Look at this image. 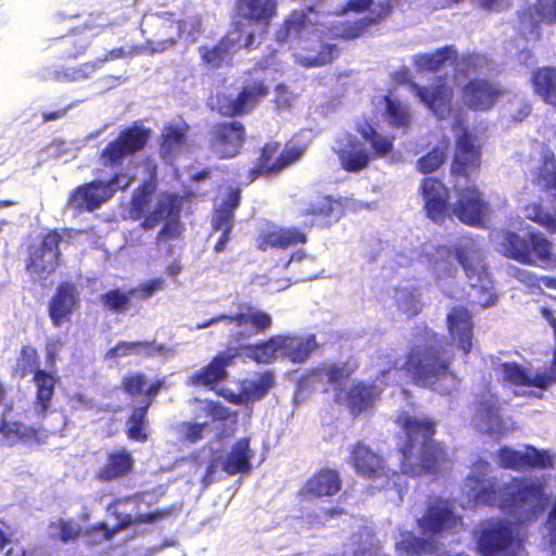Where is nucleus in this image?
<instances>
[{
    "label": "nucleus",
    "instance_id": "nucleus-22",
    "mask_svg": "<svg viewBox=\"0 0 556 556\" xmlns=\"http://www.w3.org/2000/svg\"><path fill=\"white\" fill-rule=\"evenodd\" d=\"M425 215L434 224H443L450 216L448 188L437 177H425L419 185Z\"/></svg>",
    "mask_w": 556,
    "mask_h": 556
},
{
    "label": "nucleus",
    "instance_id": "nucleus-10",
    "mask_svg": "<svg viewBox=\"0 0 556 556\" xmlns=\"http://www.w3.org/2000/svg\"><path fill=\"white\" fill-rule=\"evenodd\" d=\"M415 525L420 533L434 539L458 532L463 528L464 521L447 500L432 496L428 498L425 509L416 518Z\"/></svg>",
    "mask_w": 556,
    "mask_h": 556
},
{
    "label": "nucleus",
    "instance_id": "nucleus-48",
    "mask_svg": "<svg viewBox=\"0 0 556 556\" xmlns=\"http://www.w3.org/2000/svg\"><path fill=\"white\" fill-rule=\"evenodd\" d=\"M50 539L67 544L74 542L83 534L80 525L73 518H59L48 525Z\"/></svg>",
    "mask_w": 556,
    "mask_h": 556
},
{
    "label": "nucleus",
    "instance_id": "nucleus-46",
    "mask_svg": "<svg viewBox=\"0 0 556 556\" xmlns=\"http://www.w3.org/2000/svg\"><path fill=\"white\" fill-rule=\"evenodd\" d=\"M152 403L153 400L144 399L143 405L137 406L131 410L126 419V434L128 439L137 442H146L149 439L148 410Z\"/></svg>",
    "mask_w": 556,
    "mask_h": 556
},
{
    "label": "nucleus",
    "instance_id": "nucleus-39",
    "mask_svg": "<svg viewBox=\"0 0 556 556\" xmlns=\"http://www.w3.org/2000/svg\"><path fill=\"white\" fill-rule=\"evenodd\" d=\"M182 199L176 193H163L154 208L144 216L140 223L143 230H152L163 220H170L173 217H180Z\"/></svg>",
    "mask_w": 556,
    "mask_h": 556
},
{
    "label": "nucleus",
    "instance_id": "nucleus-18",
    "mask_svg": "<svg viewBox=\"0 0 556 556\" xmlns=\"http://www.w3.org/2000/svg\"><path fill=\"white\" fill-rule=\"evenodd\" d=\"M238 358L237 349L227 346L216 353L210 362L192 371L187 377V383L192 387H204L208 390H215L217 384L227 381L228 368L236 364Z\"/></svg>",
    "mask_w": 556,
    "mask_h": 556
},
{
    "label": "nucleus",
    "instance_id": "nucleus-44",
    "mask_svg": "<svg viewBox=\"0 0 556 556\" xmlns=\"http://www.w3.org/2000/svg\"><path fill=\"white\" fill-rule=\"evenodd\" d=\"M533 91L545 103L556 106V67L542 66L532 72Z\"/></svg>",
    "mask_w": 556,
    "mask_h": 556
},
{
    "label": "nucleus",
    "instance_id": "nucleus-41",
    "mask_svg": "<svg viewBox=\"0 0 556 556\" xmlns=\"http://www.w3.org/2000/svg\"><path fill=\"white\" fill-rule=\"evenodd\" d=\"M237 343V345L231 348L237 349L238 357L244 354L248 358L257 364H269L276 358H279L277 334L256 343H241V341Z\"/></svg>",
    "mask_w": 556,
    "mask_h": 556
},
{
    "label": "nucleus",
    "instance_id": "nucleus-42",
    "mask_svg": "<svg viewBox=\"0 0 556 556\" xmlns=\"http://www.w3.org/2000/svg\"><path fill=\"white\" fill-rule=\"evenodd\" d=\"M503 372V382L518 387H534L546 390L548 388L547 378L539 376L536 372L531 376L530 372L520 364L515 362H504L500 365Z\"/></svg>",
    "mask_w": 556,
    "mask_h": 556
},
{
    "label": "nucleus",
    "instance_id": "nucleus-16",
    "mask_svg": "<svg viewBox=\"0 0 556 556\" xmlns=\"http://www.w3.org/2000/svg\"><path fill=\"white\" fill-rule=\"evenodd\" d=\"M505 89L488 77H472L460 89L463 105L473 112L491 111L504 96Z\"/></svg>",
    "mask_w": 556,
    "mask_h": 556
},
{
    "label": "nucleus",
    "instance_id": "nucleus-26",
    "mask_svg": "<svg viewBox=\"0 0 556 556\" xmlns=\"http://www.w3.org/2000/svg\"><path fill=\"white\" fill-rule=\"evenodd\" d=\"M78 307L79 295L75 283L70 281L59 283L48 303V315L52 326L60 328L65 323H70Z\"/></svg>",
    "mask_w": 556,
    "mask_h": 556
},
{
    "label": "nucleus",
    "instance_id": "nucleus-51",
    "mask_svg": "<svg viewBox=\"0 0 556 556\" xmlns=\"http://www.w3.org/2000/svg\"><path fill=\"white\" fill-rule=\"evenodd\" d=\"M189 125L181 123L179 125H165L161 134V148L165 153H173L181 148L187 140Z\"/></svg>",
    "mask_w": 556,
    "mask_h": 556
},
{
    "label": "nucleus",
    "instance_id": "nucleus-5",
    "mask_svg": "<svg viewBox=\"0 0 556 556\" xmlns=\"http://www.w3.org/2000/svg\"><path fill=\"white\" fill-rule=\"evenodd\" d=\"M451 359L444 356L441 346L424 344L412 346L402 365V369L414 384L433 387L448 376Z\"/></svg>",
    "mask_w": 556,
    "mask_h": 556
},
{
    "label": "nucleus",
    "instance_id": "nucleus-11",
    "mask_svg": "<svg viewBox=\"0 0 556 556\" xmlns=\"http://www.w3.org/2000/svg\"><path fill=\"white\" fill-rule=\"evenodd\" d=\"M342 10L354 13L367 12L357 20L346 21L338 26L336 37L346 41L362 37L391 15L389 2H375V0H348Z\"/></svg>",
    "mask_w": 556,
    "mask_h": 556
},
{
    "label": "nucleus",
    "instance_id": "nucleus-38",
    "mask_svg": "<svg viewBox=\"0 0 556 556\" xmlns=\"http://www.w3.org/2000/svg\"><path fill=\"white\" fill-rule=\"evenodd\" d=\"M475 414L485 425L489 433L503 432L505 425L502 417V405L496 394L485 392L475 401Z\"/></svg>",
    "mask_w": 556,
    "mask_h": 556
},
{
    "label": "nucleus",
    "instance_id": "nucleus-12",
    "mask_svg": "<svg viewBox=\"0 0 556 556\" xmlns=\"http://www.w3.org/2000/svg\"><path fill=\"white\" fill-rule=\"evenodd\" d=\"M151 136V129L137 122L123 128L118 135L101 150L100 163L105 167H121L126 157L141 152Z\"/></svg>",
    "mask_w": 556,
    "mask_h": 556
},
{
    "label": "nucleus",
    "instance_id": "nucleus-8",
    "mask_svg": "<svg viewBox=\"0 0 556 556\" xmlns=\"http://www.w3.org/2000/svg\"><path fill=\"white\" fill-rule=\"evenodd\" d=\"M475 539L481 556H523L522 545L506 520H488L476 530Z\"/></svg>",
    "mask_w": 556,
    "mask_h": 556
},
{
    "label": "nucleus",
    "instance_id": "nucleus-35",
    "mask_svg": "<svg viewBox=\"0 0 556 556\" xmlns=\"http://www.w3.org/2000/svg\"><path fill=\"white\" fill-rule=\"evenodd\" d=\"M307 241V233L299 227H277L261 232L256 238V248L263 252L269 249L286 250Z\"/></svg>",
    "mask_w": 556,
    "mask_h": 556
},
{
    "label": "nucleus",
    "instance_id": "nucleus-45",
    "mask_svg": "<svg viewBox=\"0 0 556 556\" xmlns=\"http://www.w3.org/2000/svg\"><path fill=\"white\" fill-rule=\"evenodd\" d=\"M356 130L369 143L368 152L372 160L384 157L392 152L394 136L382 135L368 122L357 125Z\"/></svg>",
    "mask_w": 556,
    "mask_h": 556
},
{
    "label": "nucleus",
    "instance_id": "nucleus-9",
    "mask_svg": "<svg viewBox=\"0 0 556 556\" xmlns=\"http://www.w3.org/2000/svg\"><path fill=\"white\" fill-rule=\"evenodd\" d=\"M62 240V233L54 228L42 233L37 241L28 243L24 260L26 271L40 279L53 274L61 265Z\"/></svg>",
    "mask_w": 556,
    "mask_h": 556
},
{
    "label": "nucleus",
    "instance_id": "nucleus-49",
    "mask_svg": "<svg viewBox=\"0 0 556 556\" xmlns=\"http://www.w3.org/2000/svg\"><path fill=\"white\" fill-rule=\"evenodd\" d=\"M162 29L166 30L168 28L175 30V35L166 36L163 38H160V28L157 29L156 37L154 39H147L146 40V48L152 52V53H160L163 52L177 42V38L181 36V33L185 28V22L181 20L178 21H170L166 20L162 26Z\"/></svg>",
    "mask_w": 556,
    "mask_h": 556
},
{
    "label": "nucleus",
    "instance_id": "nucleus-15",
    "mask_svg": "<svg viewBox=\"0 0 556 556\" xmlns=\"http://www.w3.org/2000/svg\"><path fill=\"white\" fill-rule=\"evenodd\" d=\"M358 363L355 359L344 362H323L308 368L300 378L304 388H321L328 392L329 387L337 388L349 380L357 370Z\"/></svg>",
    "mask_w": 556,
    "mask_h": 556
},
{
    "label": "nucleus",
    "instance_id": "nucleus-64",
    "mask_svg": "<svg viewBox=\"0 0 556 556\" xmlns=\"http://www.w3.org/2000/svg\"><path fill=\"white\" fill-rule=\"evenodd\" d=\"M307 22V15L302 11H293L289 14V16L283 21L282 30L283 35L281 40H286V38L292 34H299L305 26Z\"/></svg>",
    "mask_w": 556,
    "mask_h": 556
},
{
    "label": "nucleus",
    "instance_id": "nucleus-63",
    "mask_svg": "<svg viewBox=\"0 0 556 556\" xmlns=\"http://www.w3.org/2000/svg\"><path fill=\"white\" fill-rule=\"evenodd\" d=\"M541 313H542V316L548 323V325L553 328L554 339H555V344H554V349H553V357L551 361L548 371L539 372V376H544L547 378L548 387H549L553 382H556V317L554 316L553 311L547 307H543Z\"/></svg>",
    "mask_w": 556,
    "mask_h": 556
},
{
    "label": "nucleus",
    "instance_id": "nucleus-40",
    "mask_svg": "<svg viewBox=\"0 0 556 556\" xmlns=\"http://www.w3.org/2000/svg\"><path fill=\"white\" fill-rule=\"evenodd\" d=\"M249 437L239 438L231 446L222 463V469L230 476L251 471V459L254 454L250 447Z\"/></svg>",
    "mask_w": 556,
    "mask_h": 556
},
{
    "label": "nucleus",
    "instance_id": "nucleus-28",
    "mask_svg": "<svg viewBox=\"0 0 556 556\" xmlns=\"http://www.w3.org/2000/svg\"><path fill=\"white\" fill-rule=\"evenodd\" d=\"M275 383L271 370H265L257 380H242L239 392L219 389L216 393L235 405H248L264 397Z\"/></svg>",
    "mask_w": 556,
    "mask_h": 556
},
{
    "label": "nucleus",
    "instance_id": "nucleus-20",
    "mask_svg": "<svg viewBox=\"0 0 556 556\" xmlns=\"http://www.w3.org/2000/svg\"><path fill=\"white\" fill-rule=\"evenodd\" d=\"M407 86L418 99L440 119L448 116L453 110L454 90L439 76L430 86H420L414 80H407Z\"/></svg>",
    "mask_w": 556,
    "mask_h": 556
},
{
    "label": "nucleus",
    "instance_id": "nucleus-34",
    "mask_svg": "<svg viewBox=\"0 0 556 556\" xmlns=\"http://www.w3.org/2000/svg\"><path fill=\"white\" fill-rule=\"evenodd\" d=\"M336 154L341 167L349 173H357L365 169L372 160L363 143L351 134L344 135L338 140Z\"/></svg>",
    "mask_w": 556,
    "mask_h": 556
},
{
    "label": "nucleus",
    "instance_id": "nucleus-60",
    "mask_svg": "<svg viewBox=\"0 0 556 556\" xmlns=\"http://www.w3.org/2000/svg\"><path fill=\"white\" fill-rule=\"evenodd\" d=\"M17 368L20 377L24 378L29 374H35L40 368L39 353L33 345H23L17 357Z\"/></svg>",
    "mask_w": 556,
    "mask_h": 556
},
{
    "label": "nucleus",
    "instance_id": "nucleus-52",
    "mask_svg": "<svg viewBox=\"0 0 556 556\" xmlns=\"http://www.w3.org/2000/svg\"><path fill=\"white\" fill-rule=\"evenodd\" d=\"M525 217L545 229L548 233H556V212L546 211L542 203H528L525 206Z\"/></svg>",
    "mask_w": 556,
    "mask_h": 556
},
{
    "label": "nucleus",
    "instance_id": "nucleus-27",
    "mask_svg": "<svg viewBox=\"0 0 556 556\" xmlns=\"http://www.w3.org/2000/svg\"><path fill=\"white\" fill-rule=\"evenodd\" d=\"M113 514L118 518V522L114 527L110 528L106 522L101 521L89 527L84 534L90 538L92 543L110 541L117 532L130 527L131 525L149 523L162 520L167 515V511L155 510L146 514H138L135 517L130 514L122 515L116 510H114Z\"/></svg>",
    "mask_w": 556,
    "mask_h": 556
},
{
    "label": "nucleus",
    "instance_id": "nucleus-21",
    "mask_svg": "<svg viewBox=\"0 0 556 556\" xmlns=\"http://www.w3.org/2000/svg\"><path fill=\"white\" fill-rule=\"evenodd\" d=\"M240 24L230 26L228 31L214 45L199 47V54L202 63L208 70H218L223 66H231L233 51L237 48H245L244 38L238 34Z\"/></svg>",
    "mask_w": 556,
    "mask_h": 556
},
{
    "label": "nucleus",
    "instance_id": "nucleus-30",
    "mask_svg": "<svg viewBox=\"0 0 556 556\" xmlns=\"http://www.w3.org/2000/svg\"><path fill=\"white\" fill-rule=\"evenodd\" d=\"M342 488V479L337 469L323 467L316 470L298 491L299 497L317 498L337 494Z\"/></svg>",
    "mask_w": 556,
    "mask_h": 556
},
{
    "label": "nucleus",
    "instance_id": "nucleus-25",
    "mask_svg": "<svg viewBox=\"0 0 556 556\" xmlns=\"http://www.w3.org/2000/svg\"><path fill=\"white\" fill-rule=\"evenodd\" d=\"M350 464L357 475L366 479L389 478L391 475L386 459L364 442L351 446Z\"/></svg>",
    "mask_w": 556,
    "mask_h": 556
},
{
    "label": "nucleus",
    "instance_id": "nucleus-17",
    "mask_svg": "<svg viewBox=\"0 0 556 556\" xmlns=\"http://www.w3.org/2000/svg\"><path fill=\"white\" fill-rule=\"evenodd\" d=\"M497 465L514 471L549 469L554 467V455L531 444H527L523 451L504 445L497 451Z\"/></svg>",
    "mask_w": 556,
    "mask_h": 556
},
{
    "label": "nucleus",
    "instance_id": "nucleus-29",
    "mask_svg": "<svg viewBox=\"0 0 556 556\" xmlns=\"http://www.w3.org/2000/svg\"><path fill=\"white\" fill-rule=\"evenodd\" d=\"M279 358L293 364L305 363L319 349L316 334L286 333L277 334Z\"/></svg>",
    "mask_w": 556,
    "mask_h": 556
},
{
    "label": "nucleus",
    "instance_id": "nucleus-2",
    "mask_svg": "<svg viewBox=\"0 0 556 556\" xmlns=\"http://www.w3.org/2000/svg\"><path fill=\"white\" fill-rule=\"evenodd\" d=\"M464 486L475 505L498 507L521 522L535 520L547 503L542 483L523 477H513L500 484L495 477L470 473L465 478Z\"/></svg>",
    "mask_w": 556,
    "mask_h": 556
},
{
    "label": "nucleus",
    "instance_id": "nucleus-14",
    "mask_svg": "<svg viewBox=\"0 0 556 556\" xmlns=\"http://www.w3.org/2000/svg\"><path fill=\"white\" fill-rule=\"evenodd\" d=\"M303 154V149L298 146L280 149L277 141L265 142L256 157L255 164L248 170L243 182L250 185L260 177H273L296 162Z\"/></svg>",
    "mask_w": 556,
    "mask_h": 556
},
{
    "label": "nucleus",
    "instance_id": "nucleus-6",
    "mask_svg": "<svg viewBox=\"0 0 556 556\" xmlns=\"http://www.w3.org/2000/svg\"><path fill=\"white\" fill-rule=\"evenodd\" d=\"M132 184L129 175L114 173L108 180L93 179L72 189L66 206L75 213H91L109 202L118 190H126Z\"/></svg>",
    "mask_w": 556,
    "mask_h": 556
},
{
    "label": "nucleus",
    "instance_id": "nucleus-13",
    "mask_svg": "<svg viewBox=\"0 0 556 556\" xmlns=\"http://www.w3.org/2000/svg\"><path fill=\"white\" fill-rule=\"evenodd\" d=\"M219 321L235 324L238 328H244L231 336L233 342L244 341L251 336L265 333L273 325L271 316L268 313L257 309L249 303H243L239 305L237 313L213 316L197 324L194 328L201 330Z\"/></svg>",
    "mask_w": 556,
    "mask_h": 556
},
{
    "label": "nucleus",
    "instance_id": "nucleus-31",
    "mask_svg": "<svg viewBox=\"0 0 556 556\" xmlns=\"http://www.w3.org/2000/svg\"><path fill=\"white\" fill-rule=\"evenodd\" d=\"M446 327L457 348L468 355L473 339V320L469 309L463 305L453 306L446 315Z\"/></svg>",
    "mask_w": 556,
    "mask_h": 556
},
{
    "label": "nucleus",
    "instance_id": "nucleus-37",
    "mask_svg": "<svg viewBox=\"0 0 556 556\" xmlns=\"http://www.w3.org/2000/svg\"><path fill=\"white\" fill-rule=\"evenodd\" d=\"M56 370L38 369L33 375L35 386L34 408L36 414L45 418L52 405L56 384L59 383Z\"/></svg>",
    "mask_w": 556,
    "mask_h": 556
},
{
    "label": "nucleus",
    "instance_id": "nucleus-43",
    "mask_svg": "<svg viewBox=\"0 0 556 556\" xmlns=\"http://www.w3.org/2000/svg\"><path fill=\"white\" fill-rule=\"evenodd\" d=\"M394 548L399 556H426L432 555L437 549V543L430 536H418L412 531H403Z\"/></svg>",
    "mask_w": 556,
    "mask_h": 556
},
{
    "label": "nucleus",
    "instance_id": "nucleus-58",
    "mask_svg": "<svg viewBox=\"0 0 556 556\" xmlns=\"http://www.w3.org/2000/svg\"><path fill=\"white\" fill-rule=\"evenodd\" d=\"M455 255L457 262L464 268L468 281H472L480 271H486V268L481 265L476 257V251L473 249L457 247L455 249Z\"/></svg>",
    "mask_w": 556,
    "mask_h": 556
},
{
    "label": "nucleus",
    "instance_id": "nucleus-54",
    "mask_svg": "<svg viewBox=\"0 0 556 556\" xmlns=\"http://www.w3.org/2000/svg\"><path fill=\"white\" fill-rule=\"evenodd\" d=\"M535 180L547 190L556 189V156L551 149L543 151Z\"/></svg>",
    "mask_w": 556,
    "mask_h": 556
},
{
    "label": "nucleus",
    "instance_id": "nucleus-53",
    "mask_svg": "<svg viewBox=\"0 0 556 556\" xmlns=\"http://www.w3.org/2000/svg\"><path fill=\"white\" fill-rule=\"evenodd\" d=\"M105 63V59H96L93 61H88L78 66L66 70V71H56L53 74V78L58 81H75L79 79H86L100 70Z\"/></svg>",
    "mask_w": 556,
    "mask_h": 556
},
{
    "label": "nucleus",
    "instance_id": "nucleus-59",
    "mask_svg": "<svg viewBox=\"0 0 556 556\" xmlns=\"http://www.w3.org/2000/svg\"><path fill=\"white\" fill-rule=\"evenodd\" d=\"M341 206L340 200L333 199L330 195H321L309 202L304 215L329 218Z\"/></svg>",
    "mask_w": 556,
    "mask_h": 556
},
{
    "label": "nucleus",
    "instance_id": "nucleus-19",
    "mask_svg": "<svg viewBox=\"0 0 556 556\" xmlns=\"http://www.w3.org/2000/svg\"><path fill=\"white\" fill-rule=\"evenodd\" d=\"M490 211L489 202L477 186L463 188L452 206L457 219L470 227H483Z\"/></svg>",
    "mask_w": 556,
    "mask_h": 556
},
{
    "label": "nucleus",
    "instance_id": "nucleus-32",
    "mask_svg": "<svg viewBox=\"0 0 556 556\" xmlns=\"http://www.w3.org/2000/svg\"><path fill=\"white\" fill-rule=\"evenodd\" d=\"M135 467V458L126 447L110 450L104 463L94 471V479L102 483L112 482L129 476Z\"/></svg>",
    "mask_w": 556,
    "mask_h": 556
},
{
    "label": "nucleus",
    "instance_id": "nucleus-36",
    "mask_svg": "<svg viewBox=\"0 0 556 556\" xmlns=\"http://www.w3.org/2000/svg\"><path fill=\"white\" fill-rule=\"evenodd\" d=\"M83 29H72L63 36L54 38L50 48L60 60H76L84 55L92 41V35Z\"/></svg>",
    "mask_w": 556,
    "mask_h": 556
},
{
    "label": "nucleus",
    "instance_id": "nucleus-24",
    "mask_svg": "<svg viewBox=\"0 0 556 556\" xmlns=\"http://www.w3.org/2000/svg\"><path fill=\"white\" fill-rule=\"evenodd\" d=\"M481 166V150L475 143V137L465 129L455 141V152L451 164V173L457 177L469 178Z\"/></svg>",
    "mask_w": 556,
    "mask_h": 556
},
{
    "label": "nucleus",
    "instance_id": "nucleus-33",
    "mask_svg": "<svg viewBox=\"0 0 556 556\" xmlns=\"http://www.w3.org/2000/svg\"><path fill=\"white\" fill-rule=\"evenodd\" d=\"M13 409V403L10 402L4 405L0 415V435L8 446H14L17 443L42 441L41 430L39 428L25 425L21 420H12L9 418V413Z\"/></svg>",
    "mask_w": 556,
    "mask_h": 556
},
{
    "label": "nucleus",
    "instance_id": "nucleus-3",
    "mask_svg": "<svg viewBox=\"0 0 556 556\" xmlns=\"http://www.w3.org/2000/svg\"><path fill=\"white\" fill-rule=\"evenodd\" d=\"M394 422L401 430L397 451L401 453V470L403 473L417 477L437 473L450 457L444 446L435 441L437 421L429 416H416L408 412H400Z\"/></svg>",
    "mask_w": 556,
    "mask_h": 556
},
{
    "label": "nucleus",
    "instance_id": "nucleus-4",
    "mask_svg": "<svg viewBox=\"0 0 556 556\" xmlns=\"http://www.w3.org/2000/svg\"><path fill=\"white\" fill-rule=\"evenodd\" d=\"M501 254L522 265L556 269L554 243L539 230L525 235L503 230L500 240Z\"/></svg>",
    "mask_w": 556,
    "mask_h": 556
},
{
    "label": "nucleus",
    "instance_id": "nucleus-57",
    "mask_svg": "<svg viewBox=\"0 0 556 556\" xmlns=\"http://www.w3.org/2000/svg\"><path fill=\"white\" fill-rule=\"evenodd\" d=\"M132 293L130 289L122 291L121 289H111L100 295L103 307L113 313H124L129 308V302Z\"/></svg>",
    "mask_w": 556,
    "mask_h": 556
},
{
    "label": "nucleus",
    "instance_id": "nucleus-1",
    "mask_svg": "<svg viewBox=\"0 0 556 556\" xmlns=\"http://www.w3.org/2000/svg\"><path fill=\"white\" fill-rule=\"evenodd\" d=\"M269 86L263 78H245L235 93L217 92L213 109L229 121H219L208 130L207 148L219 160L240 155L247 142V128L236 119L252 113L269 94Z\"/></svg>",
    "mask_w": 556,
    "mask_h": 556
},
{
    "label": "nucleus",
    "instance_id": "nucleus-62",
    "mask_svg": "<svg viewBox=\"0 0 556 556\" xmlns=\"http://www.w3.org/2000/svg\"><path fill=\"white\" fill-rule=\"evenodd\" d=\"M153 190L154 187L152 185L144 182L134 192L130 201V207L131 213L136 214L137 217H140L147 211V206L150 202L149 198Z\"/></svg>",
    "mask_w": 556,
    "mask_h": 556
},
{
    "label": "nucleus",
    "instance_id": "nucleus-61",
    "mask_svg": "<svg viewBox=\"0 0 556 556\" xmlns=\"http://www.w3.org/2000/svg\"><path fill=\"white\" fill-rule=\"evenodd\" d=\"M338 55L336 45L326 43L320 47L318 53L314 56H305L301 63L306 67L323 66L331 63Z\"/></svg>",
    "mask_w": 556,
    "mask_h": 556
},
{
    "label": "nucleus",
    "instance_id": "nucleus-55",
    "mask_svg": "<svg viewBox=\"0 0 556 556\" xmlns=\"http://www.w3.org/2000/svg\"><path fill=\"white\" fill-rule=\"evenodd\" d=\"M384 102L386 116L389 124L395 128H408L410 123V113L407 106L389 96H384Z\"/></svg>",
    "mask_w": 556,
    "mask_h": 556
},
{
    "label": "nucleus",
    "instance_id": "nucleus-56",
    "mask_svg": "<svg viewBox=\"0 0 556 556\" xmlns=\"http://www.w3.org/2000/svg\"><path fill=\"white\" fill-rule=\"evenodd\" d=\"M447 154V143L444 146H435L425 155L420 156L416 162V169L425 175L431 174L439 169L445 162Z\"/></svg>",
    "mask_w": 556,
    "mask_h": 556
},
{
    "label": "nucleus",
    "instance_id": "nucleus-47",
    "mask_svg": "<svg viewBox=\"0 0 556 556\" xmlns=\"http://www.w3.org/2000/svg\"><path fill=\"white\" fill-rule=\"evenodd\" d=\"M457 51L454 46L448 45L435 49L433 52H426L416 55V66L425 72L435 73L440 71L448 60H455Z\"/></svg>",
    "mask_w": 556,
    "mask_h": 556
},
{
    "label": "nucleus",
    "instance_id": "nucleus-7",
    "mask_svg": "<svg viewBox=\"0 0 556 556\" xmlns=\"http://www.w3.org/2000/svg\"><path fill=\"white\" fill-rule=\"evenodd\" d=\"M278 14V0H235L231 26L239 23L238 34L244 38L245 49H251L256 37L265 36Z\"/></svg>",
    "mask_w": 556,
    "mask_h": 556
},
{
    "label": "nucleus",
    "instance_id": "nucleus-23",
    "mask_svg": "<svg viewBox=\"0 0 556 556\" xmlns=\"http://www.w3.org/2000/svg\"><path fill=\"white\" fill-rule=\"evenodd\" d=\"M382 390L374 382L363 380L352 382L340 395L336 394V402L343 405L353 417L371 410L380 399Z\"/></svg>",
    "mask_w": 556,
    "mask_h": 556
},
{
    "label": "nucleus",
    "instance_id": "nucleus-50",
    "mask_svg": "<svg viewBox=\"0 0 556 556\" xmlns=\"http://www.w3.org/2000/svg\"><path fill=\"white\" fill-rule=\"evenodd\" d=\"M469 285L476 291V303L479 306L486 307L493 305L497 301L493 281L488 270L480 271L472 281H469Z\"/></svg>",
    "mask_w": 556,
    "mask_h": 556
}]
</instances>
